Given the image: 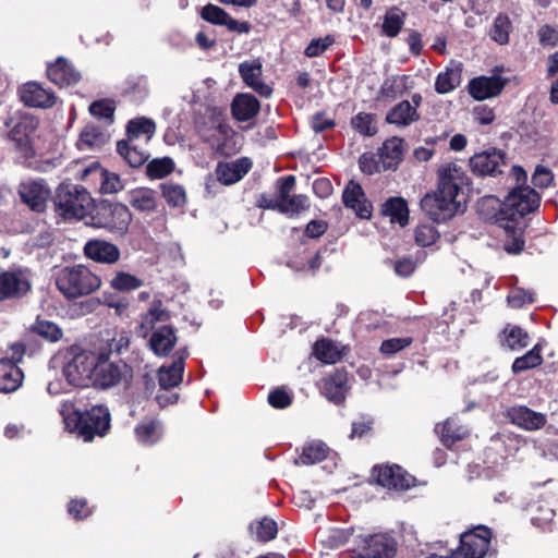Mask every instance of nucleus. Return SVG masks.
<instances>
[{"label":"nucleus","mask_w":558,"mask_h":558,"mask_svg":"<svg viewBox=\"0 0 558 558\" xmlns=\"http://www.w3.org/2000/svg\"><path fill=\"white\" fill-rule=\"evenodd\" d=\"M69 354L63 375L70 385L108 389L131 378V368L122 361H111L110 353L102 349L86 350L74 345Z\"/></svg>","instance_id":"f257e3e1"},{"label":"nucleus","mask_w":558,"mask_h":558,"mask_svg":"<svg viewBox=\"0 0 558 558\" xmlns=\"http://www.w3.org/2000/svg\"><path fill=\"white\" fill-rule=\"evenodd\" d=\"M468 177L461 167L448 163L438 170L437 191L427 193L421 199V208L434 221H446L460 208L463 198V186Z\"/></svg>","instance_id":"f03ea898"},{"label":"nucleus","mask_w":558,"mask_h":558,"mask_svg":"<svg viewBox=\"0 0 558 558\" xmlns=\"http://www.w3.org/2000/svg\"><path fill=\"white\" fill-rule=\"evenodd\" d=\"M541 203L539 194L530 186H515L505 198L502 204L494 196L482 198L480 207L498 205L497 213L494 217L497 221L514 222L517 219L534 211Z\"/></svg>","instance_id":"7ed1b4c3"},{"label":"nucleus","mask_w":558,"mask_h":558,"mask_svg":"<svg viewBox=\"0 0 558 558\" xmlns=\"http://www.w3.org/2000/svg\"><path fill=\"white\" fill-rule=\"evenodd\" d=\"M59 292L68 300L89 295L100 289L101 278L85 265L64 266L54 274Z\"/></svg>","instance_id":"20e7f679"},{"label":"nucleus","mask_w":558,"mask_h":558,"mask_svg":"<svg viewBox=\"0 0 558 558\" xmlns=\"http://www.w3.org/2000/svg\"><path fill=\"white\" fill-rule=\"evenodd\" d=\"M56 213L65 220H81L89 215L93 198L86 189L73 183H61L53 196Z\"/></svg>","instance_id":"39448f33"},{"label":"nucleus","mask_w":558,"mask_h":558,"mask_svg":"<svg viewBox=\"0 0 558 558\" xmlns=\"http://www.w3.org/2000/svg\"><path fill=\"white\" fill-rule=\"evenodd\" d=\"M492 530L486 525H476L460 535L459 547L448 556L429 555L426 558H484L492 541Z\"/></svg>","instance_id":"423d86ee"},{"label":"nucleus","mask_w":558,"mask_h":558,"mask_svg":"<svg viewBox=\"0 0 558 558\" xmlns=\"http://www.w3.org/2000/svg\"><path fill=\"white\" fill-rule=\"evenodd\" d=\"M24 353L25 347L14 343L10 347L9 355L0 359V391L13 392L21 387L24 374L17 363L23 360Z\"/></svg>","instance_id":"0eeeda50"},{"label":"nucleus","mask_w":558,"mask_h":558,"mask_svg":"<svg viewBox=\"0 0 558 558\" xmlns=\"http://www.w3.org/2000/svg\"><path fill=\"white\" fill-rule=\"evenodd\" d=\"M357 558H392L397 551V543L387 533H378L367 536H356Z\"/></svg>","instance_id":"6e6552de"},{"label":"nucleus","mask_w":558,"mask_h":558,"mask_svg":"<svg viewBox=\"0 0 558 558\" xmlns=\"http://www.w3.org/2000/svg\"><path fill=\"white\" fill-rule=\"evenodd\" d=\"M38 126V121L28 114L21 116L9 133L14 143L19 158L28 161L35 156L33 138Z\"/></svg>","instance_id":"1a4fd4ad"},{"label":"nucleus","mask_w":558,"mask_h":558,"mask_svg":"<svg viewBox=\"0 0 558 558\" xmlns=\"http://www.w3.org/2000/svg\"><path fill=\"white\" fill-rule=\"evenodd\" d=\"M31 271L27 268H10L0 274V302L20 299L32 289Z\"/></svg>","instance_id":"9d476101"},{"label":"nucleus","mask_w":558,"mask_h":558,"mask_svg":"<svg viewBox=\"0 0 558 558\" xmlns=\"http://www.w3.org/2000/svg\"><path fill=\"white\" fill-rule=\"evenodd\" d=\"M202 137L209 144L213 150L221 155L230 156L236 154L240 149L236 134L225 123H218L204 131Z\"/></svg>","instance_id":"9b49d317"},{"label":"nucleus","mask_w":558,"mask_h":558,"mask_svg":"<svg viewBox=\"0 0 558 558\" xmlns=\"http://www.w3.org/2000/svg\"><path fill=\"white\" fill-rule=\"evenodd\" d=\"M132 220L129 208L120 203L104 206L99 213L98 226L111 232L124 234Z\"/></svg>","instance_id":"f8f14e48"},{"label":"nucleus","mask_w":558,"mask_h":558,"mask_svg":"<svg viewBox=\"0 0 558 558\" xmlns=\"http://www.w3.org/2000/svg\"><path fill=\"white\" fill-rule=\"evenodd\" d=\"M373 475L383 487L405 490L414 485L415 478L399 465L375 466Z\"/></svg>","instance_id":"ddd939ff"},{"label":"nucleus","mask_w":558,"mask_h":558,"mask_svg":"<svg viewBox=\"0 0 558 558\" xmlns=\"http://www.w3.org/2000/svg\"><path fill=\"white\" fill-rule=\"evenodd\" d=\"M502 166H505V154L496 148L476 153L470 158L471 170L478 177L501 173Z\"/></svg>","instance_id":"4468645a"},{"label":"nucleus","mask_w":558,"mask_h":558,"mask_svg":"<svg viewBox=\"0 0 558 558\" xmlns=\"http://www.w3.org/2000/svg\"><path fill=\"white\" fill-rule=\"evenodd\" d=\"M85 430L81 432V438L89 441L95 435L104 436L110 426V413L104 405H95L84 413Z\"/></svg>","instance_id":"2eb2a0df"},{"label":"nucleus","mask_w":558,"mask_h":558,"mask_svg":"<svg viewBox=\"0 0 558 558\" xmlns=\"http://www.w3.org/2000/svg\"><path fill=\"white\" fill-rule=\"evenodd\" d=\"M22 201L35 211H44L50 197V190L41 180L25 181L20 184Z\"/></svg>","instance_id":"dca6fc26"},{"label":"nucleus","mask_w":558,"mask_h":558,"mask_svg":"<svg viewBox=\"0 0 558 558\" xmlns=\"http://www.w3.org/2000/svg\"><path fill=\"white\" fill-rule=\"evenodd\" d=\"M84 255L96 263L113 265L121 256L120 248L108 241L100 239L88 240L83 247Z\"/></svg>","instance_id":"f3484780"},{"label":"nucleus","mask_w":558,"mask_h":558,"mask_svg":"<svg viewBox=\"0 0 558 558\" xmlns=\"http://www.w3.org/2000/svg\"><path fill=\"white\" fill-rule=\"evenodd\" d=\"M506 82L498 75L474 77L469 83V93L476 100L493 98L502 92Z\"/></svg>","instance_id":"a211bd4d"},{"label":"nucleus","mask_w":558,"mask_h":558,"mask_svg":"<svg viewBox=\"0 0 558 558\" xmlns=\"http://www.w3.org/2000/svg\"><path fill=\"white\" fill-rule=\"evenodd\" d=\"M243 82L263 97H269L272 89L262 81L263 65L258 60L244 61L239 65Z\"/></svg>","instance_id":"6ab92c4d"},{"label":"nucleus","mask_w":558,"mask_h":558,"mask_svg":"<svg viewBox=\"0 0 558 558\" xmlns=\"http://www.w3.org/2000/svg\"><path fill=\"white\" fill-rule=\"evenodd\" d=\"M509 421L526 430H536L542 428L547 420L546 415L535 412L525 405H514L507 410Z\"/></svg>","instance_id":"aec40b11"},{"label":"nucleus","mask_w":558,"mask_h":558,"mask_svg":"<svg viewBox=\"0 0 558 558\" xmlns=\"http://www.w3.org/2000/svg\"><path fill=\"white\" fill-rule=\"evenodd\" d=\"M21 100L28 107L50 108L56 102L52 92L36 82H28L20 89Z\"/></svg>","instance_id":"412c9836"},{"label":"nucleus","mask_w":558,"mask_h":558,"mask_svg":"<svg viewBox=\"0 0 558 558\" xmlns=\"http://www.w3.org/2000/svg\"><path fill=\"white\" fill-rule=\"evenodd\" d=\"M251 167L252 161L245 157L230 162H219L216 168V175L219 182L230 185L240 181L250 171Z\"/></svg>","instance_id":"4be33fe9"},{"label":"nucleus","mask_w":558,"mask_h":558,"mask_svg":"<svg viewBox=\"0 0 558 558\" xmlns=\"http://www.w3.org/2000/svg\"><path fill=\"white\" fill-rule=\"evenodd\" d=\"M348 389V373L341 368L325 379L323 391L330 402L338 405L344 403Z\"/></svg>","instance_id":"5701e85b"},{"label":"nucleus","mask_w":558,"mask_h":558,"mask_svg":"<svg viewBox=\"0 0 558 558\" xmlns=\"http://www.w3.org/2000/svg\"><path fill=\"white\" fill-rule=\"evenodd\" d=\"M47 75L60 87L71 86L81 80V73L63 58H58L54 63L48 65Z\"/></svg>","instance_id":"b1692460"},{"label":"nucleus","mask_w":558,"mask_h":558,"mask_svg":"<svg viewBox=\"0 0 558 558\" xmlns=\"http://www.w3.org/2000/svg\"><path fill=\"white\" fill-rule=\"evenodd\" d=\"M187 356L185 351L175 354L170 366H162L158 372L159 385L163 389H170L178 386L183 376L184 361Z\"/></svg>","instance_id":"393cba45"},{"label":"nucleus","mask_w":558,"mask_h":558,"mask_svg":"<svg viewBox=\"0 0 558 558\" xmlns=\"http://www.w3.org/2000/svg\"><path fill=\"white\" fill-rule=\"evenodd\" d=\"M177 336L170 325H160L150 336L149 345L156 355H167L174 347Z\"/></svg>","instance_id":"a878e982"},{"label":"nucleus","mask_w":558,"mask_h":558,"mask_svg":"<svg viewBox=\"0 0 558 558\" xmlns=\"http://www.w3.org/2000/svg\"><path fill=\"white\" fill-rule=\"evenodd\" d=\"M378 155L383 170H395L402 159L403 140L400 137H391L385 141Z\"/></svg>","instance_id":"bb28decb"},{"label":"nucleus","mask_w":558,"mask_h":558,"mask_svg":"<svg viewBox=\"0 0 558 558\" xmlns=\"http://www.w3.org/2000/svg\"><path fill=\"white\" fill-rule=\"evenodd\" d=\"M232 113L238 121H248L257 116L259 101L250 94H240L232 101Z\"/></svg>","instance_id":"cd10ccee"},{"label":"nucleus","mask_w":558,"mask_h":558,"mask_svg":"<svg viewBox=\"0 0 558 558\" xmlns=\"http://www.w3.org/2000/svg\"><path fill=\"white\" fill-rule=\"evenodd\" d=\"M418 119L420 114L417 110L415 107H412L411 102L408 100H403L393 106L386 116V121L397 126H408Z\"/></svg>","instance_id":"c85d7f7f"},{"label":"nucleus","mask_w":558,"mask_h":558,"mask_svg":"<svg viewBox=\"0 0 558 558\" xmlns=\"http://www.w3.org/2000/svg\"><path fill=\"white\" fill-rule=\"evenodd\" d=\"M117 149L120 156L133 168L141 167L149 157L147 150L140 148L136 141L130 138L118 142Z\"/></svg>","instance_id":"c756f323"},{"label":"nucleus","mask_w":558,"mask_h":558,"mask_svg":"<svg viewBox=\"0 0 558 558\" xmlns=\"http://www.w3.org/2000/svg\"><path fill=\"white\" fill-rule=\"evenodd\" d=\"M109 135L108 133L93 124L86 125L81 135L80 140L77 142V147L81 150L89 149H98L101 146H104L108 142Z\"/></svg>","instance_id":"7c9ffc66"},{"label":"nucleus","mask_w":558,"mask_h":558,"mask_svg":"<svg viewBox=\"0 0 558 558\" xmlns=\"http://www.w3.org/2000/svg\"><path fill=\"white\" fill-rule=\"evenodd\" d=\"M381 214L390 218L391 222L404 227L409 222L408 203L402 197H390L381 206Z\"/></svg>","instance_id":"2f4dec72"},{"label":"nucleus","mask_w":558,"mask_h":558,"mask_svg":"<svg viewBox=\"0 0 558 558\" xmlns=\"http://www.w3.org/2000/svg\"><path fill=\"white\" fill-rule=\"evenodd\" d=\"M59 413L62 416L64 428L77 435L81 438V432L85 430L84 413L75 409L72 402H63L60 405Z\"/></svg>","instance_id":"473e14b6"},{"label":"nucleus","mask_w":558,"mask_h":558,"mask_svg":"<svg viewBox=\"0 0 558 558\" xmlns=\"http://www.w3.org/2000/svg\"><path fill=\"white\" fill-rule=\"evenodd\" d=\"M170 319V313L163 308L160 301H155L148 311L143 315L141 322V329L145 330V335L148 331H154L158 328V324L167 325Z\"/></svg>","instance_id":"72a5a7b5"},{"label":"nucleus","mask_w":558,"mask_h":558,"mask_svg":"<svg viewBox=\"0 0 558 558\" xmlns=\"http://www.w3.org/2000/svg\"><path fill=\"white\" fill-rule=\"evenodd\" d=\"M351 210L360 219H371L373 216V204L366 198L365 193L359 183L351 180Z\"/></svg>","instance_id":"f704fd0d"},{"label":"nucleus","mask_w":558,"mask_h":558,"mask_svg":"<svg viewBox=\"0 0 558 558\" xmlns=\"http://www.w3.org/2000/svg\"><path fill=\"white\" fill-rule=\"evenodd\" d=\"M329 448L320 440L312 441L303 447L302 453L295 459L296 465H312L327 458Z\"/></svg>","instance_id":"c9c22d12"},{"label":"nucleus","mask_w":558,"mask_h":558,"mask_svg":"<svg viewBox=\"0 0 558 558\" xmlns=\"http://www.w3.org/2000/svg\"><path fill=\"white\" fill-rule=\"evenodd\" d=\"M530 337L525 330L508 324L502 330L501 344L511 351H519L529 345Z\"/></svg>","instance_id":"e433bc0d"},{"label":"nucleus","mask_w":558,"mask_h":558,"mask_svg":"<svg viewBox=\"0 0 558 558\" xmlns=\"http://www.w3.org/2000/svg\"><path fill=\"white\" fill-rule=\"evenodd\" d=\"M495 450L500 451L505 458L514 456L524 445L525 441L513 433H502L492 438Z\"/></svg>","instance_id":"4c0bfd02"},{"label":"nucleus","mask_w":558,"mask_h":558,"mask_svg":"<svg viewBox=\"0 0 558 558\" xmlns=\"http://www.w3.org/2000/svg\"><path fill=\"white\" fill-rule=\"evenodd\" d=\"M135 435L137 440L144 445H153L158 441L162 436L161 423L157 420H143L135 427Z\"/></svg>","instance_id":"58836bf2"},{"label":"nucleus","mask_w":558,"mask_h":558,"mask_svg":"<svg viewBox=\"0 0 558 558\" xmlns=\"http://www.w3.org/2000/svg\"><path fill=\"white\" fill-rule=\"evenodd\" d=\"M156 132L155 122L147 118H136L128 124V137L132 141L148 142Z\"/></svg>","instance_id":"ea45409f"},{"label":"nucleus","mask_w":558,"mask_h":558,"mask_svg":"<svg viewBox=\"0 0 558 558\" xmlns=\"http://www.w3.org/2000/svg\"><path fill=\"white\" fill-rule=\"evenodd\" d=\"M461 82V68H447L446 71L440 72L435 82V89L439 94H447L460 85Z\"/></svg>","instance_id":"a19ab883"},{"label":"nucleus","mask_w":558,"mask_h":558,"mask_svg":"<svg viewBox=\"0 0 558 558\" xmlns=\"http://www.w3.org/2000/svg\"><path fill=\"white\" fill-rule=\"evenodd\" d=\"M440 439L446 447H451L458 440H462L469 435L465 426L459 425L454 420H447L440 432Z\"/></svg>","instance_id":"79ce46f5"},{"label":"nucleus","mask_w":558,"mask_h":558,"mask_svg":"<svg viewBox=\"0 0 558 558\" xmlns=\"http://www.w3.org/2000/svg\"><path fill=\"white\" fill-rule=\"evenodd\" d=\"M512 23L509 16L506 14H498L494 20L489 31V36L495 43L499 45H506L509 41Z\"/></svg>","instance_id":"37998d69"},{"label":"nucleus","mask_w":558,"mask_h":558,"mask_svg":"<svg viewBox=\"0 0 558 558\" xmlns=\"http://www.w3.org/2000/svg\"><path fill=\"white\" fill-rule=\"evenodd\" d=\"M130 204L137 210L151 211L156 207V194L149 189H137L130 194Z\"/></svg>","instance_id":"c03bdc74"},{"label":"nucleus","mask_w":558,"mask_h":558,"mask_svg":"<svg viewBox=\"0 0 558 558\" xmlns=\"http://www.w3.org/2000/svg\"><path fill=\"white\" fill-rule=\"evenodd\" d=\"M404 24V14L398 8L388 10L383 21V33L388 37H396Z\"/></svg>","instance_id":"a18cd8bd"},{"label":"nucleus","mask_w":558,"mask_h":558,"mask_svg":"<svg viewBox=\"0 0 558 558\" xmlns=\"http://www.w3.org/2000/svg\"><path fill=\"white\" fill-rule=\"evenodd\" d=\"M542 362L543 357L541 355V349L538 348V345H535L524 355L519 356L514 360V362L512 363V372L514 374H519L541 365Z\"/></svg>","instance_id":"49530a36"},{"label":"nucleus","mask_w":558,"mask_h":558,"mask_svg":"<svg viewBox=\"0 0 558 558\" xmlns=\"http://www.w3.org/2000/svg\"><path fill=\"white\" fill-rule=\"evenodd\" d=\"M314 355L324 363H336L340 359V351L336 344L327 339L316 341Z\"/></svg>","instance_id":"de8ad7c7"},{"label":"nucleus","mask_w":558,"mask_h":558,"mask_svg":"<svg viewBox=\"0 0 558 558\" xmlns=\"http://www.w3.org/2000/svg\"><path fill=\"white\" fill-rule=\"evenodd\" d=\"M143 281L134 275L118 271L110 280V287L121 292H130L141 288Z\"/></svg>","instance_id":"09e8293b"},{"label":"nucleus","mask_w":558,"mask_h":558,"mask_svg":"<svg viewBox=\"0 0 558 558\" xmlns=\"http://www.w3.org/2000/svg\"><path fill=\"white\" fill-rule=\"evenodd\" d=\"M251 533L259 542H268L276 537L278 529L277 523L272 519L264 518L250 526Z\"/></svg>","instance_id":"8fccbe9b"},{"label":"nucleus","mask_w":558,"mask_h":558,"mask_svg":"<svg viewBox=\"0 0 558 558\" xmlns=\"http://www.w3.org/2000/svg\"><path fill=\"white\" fill-rule=\"evenodd\" d=\"M310 208V199L306 195H292L279 204V211L289 216H295Z\"/></svg>","instance_id":"3c124183"},{"label":"nucleus","mask_w":558,"mask_h":558,"mask_svg":"<svg viewBox=\"0 0 558 558\" xmlns=\"http://www.w3.org/2000/svg\"><path fill=\"white\" fill-rule=\"evenodd\" d=\"M100 178V193L113 194L123 190L124 185L120 177L114 172H109L102 168L96 167Z\"/></svg>","instance_id":"603ef678"},{"label":"nucleus","mask_w":558,"mask_h":558,"mask_svg":"<svg viewBox=\"0 0 558 558\" xmlns=\"http://www.w3.org/2000/svg\"><path fill=\"white\" fill-rule=\"evenodd\" d=\"M407 75L392 76L385 80L380 88L381 97L395 99L401 96L407 88Z\"/></svg>","instance_id":"864d4df0"},{"label":"nucleus","mask_w":558,"mask_h":558,"mask_svg":"<svg viewBox=\"0 0 558 558\" xmlns=\"http://www.w3.org/2000/svg\"><path fill=\"white\" fill-rule=\"evenodd\" d=\"M351 125L364 136H374L378 131L376 117L372 113H359L351 119Z\"/></svg>","instance_id":"5fc2aeb1"},{"label":"nucleus","mask_w":558,"mask_h":558,"mask_svg":"<svg viewBox=\"0 0 558 558\" xmlns=\"http://www.w3.org/2000/svg\"><path fill=\"white\" fill-rule=\"evenodd\" d=\"M173 169L174 162L171 158H156L148 162L147 174L151 179H160L171 173Z\"/></svg>","instance_id":"6e6d98bb"},{"label":"nucleus","mask_w":558,"mask_h":558,"mask_svg":"<svg viewBox=\"0 0 558 558\" xmlns=\"http://www.w3.org/2000/svg\"><path fill=\"white\" fill-rule=\"evenodd\" d=\"M114 110V102L109 99L97 100L89 106L90 114L107 123H111L113 121Z\"/></svg>","instance_id":"4d7b16f0"},{"label":"nucleus","mask_w":558,"mask_h":558,"mask_svg":"<svg viewBox=\"0 0 558 558\" xmlns=\"http://www.w3.org/2000/svg\"><path fill=\"white\" fill-rule=\"evenodd\" d=\"M33 330L51 342L59 341L63 336L61 328L48 320H37L33 326Z\"/></svg>","instance_id":"13d9d810"},{"label":"nucleus","mask_w":558,"mask_h":558,"mask_svg":"<svg viewBox=\"0 0 558 558\" xmlns=\"http://www.w3.org/2000/svg\"><path fill=\"white\" fill-rule=\"evenodd\" d=\"M414 236L417 245L426 247L436 243L439 232L433 225H420L415 229Z\"/></svg>","instance_id":"bf43d9fd"},{"label":"nucleus","mask_w":558,"mask_h":558,"mask_svg":"<svg viewBox=\"0 0 558 558\" xmlns=\"http://www.w3.org/2000/svg\"><path fill=\"white\" fill-rule=\"evenodd\" d=\"M201 16L210 24L225 26L229 13L220 7L209 3L203 7Z\"/></svg>","instance_id":"052dcab7"},{"label":"nucleus","mask_w":558,"mask_h":558,"mask_svg":"<svg viewBox=\"0 0 558 558\" xmlns=\"http://www.w3.org/2000/svg\"><path fill=\"white\" fill-rule=\"evenodd\" d=\"M162 195L167 203L173 207H181L186 202L185 191L181 185L178 184H163Z\"/></svg>","instance_id":"680f3d73"},{"label":"nucleus","mask_w":558,"mask_h":558,"mask_svg":"<svg viewBox=\"0 0 558 558\" xmlns=\"http://www.w3.org/2000/svg\"><path fill=\"white\" fill-rule=\"evenodd\" d=\"M125 92L135 97H145L148 94V81L144 75H131L125 81Z\"/></svg>","instance_id":"e2e57ef3"},{"label":"nucleus","mask_w":558,"mask_h":558,"mask_svg":"<svg viewBox=\"0 0 558 558\" xmlns=\"http://www.w3.org/2000/svg\"><path fill=\"white\" fill-rule=\"evenodd\" d=\"M412 342L411 337L391 338L384 340L379 350L384 355L391 356L410 347Z\"/></svg>","instance_id":"0e129e2a"},{"label":"nucleus","mask_w":558,"mask_h":558,"mask_svg":"<svg viewBox=\"0 0 558 558\" xmlns=\"http://www.w3.org/2000/svg\"><path fill=\"white\" fill-rule=\"evenodd\" d=\"M507 301L511 307L520 308L523 305L531 304L535 301L534 292L518 288L508 295Z\"/></svg>","instance_id":"69168bd1"},{"label":"nucleus","mask_w":558,"mask_h":558,"mask_svg":"<svg viewBox=\"0 0 558 558\" xmlns=\"http://www.w3.org/2000/svg\"><path fill=\"white\" fill-rule=\"evenodd\" d=\"M554 178V173L549 168L538 165L532 174V183L538 189H545L551 185Z\"/></svg>","instance_id":"338daca9"},{"label":"nucleus","mask_w":558,"mask_h":558,"mask_svg":"<svg viewBox=\"0 0 558 558\" xmlns=\"http://www.w3.org/2000/svg\"><path fill=\"white\" fill-rule=\"evenodd\" d=\"M333 38L327 35L324 38H316L311 40V43L305 48V56L308 58H314L320 56L329 46L333 44Z\"/></svg>","instance_id":"774afa93"}]
</instances>
